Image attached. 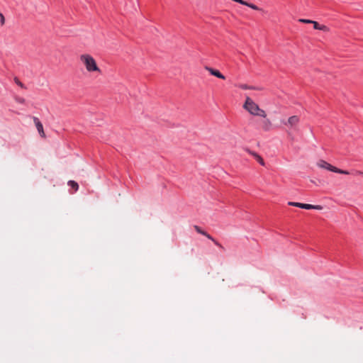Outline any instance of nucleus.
<instances>
[{
	"label": "nucleus",
	"mask_w": 363,
	"mask_h": 363,
	"mask_svg": "<svg viewBox=\"0 0 363 363\" xmlns=\"http://www.w3.org/2000/svg\"><path fill=\"white\" fill-rule=\"evenodd\" d=\"M80 62L82 64L87 72L91 74H101V69L97 65L96 60L90 54H82L79 56Z\"/></svg>",
	"instance_id": "f257e3e1"
},
{
	"label": "nucleus",
	"mask_w": 363,
	"mask_h": 363,
	"mask_svg": "<svg viewBox=\"0 0 363 363\" xmlns=\"http://www.w3.org/2000/svg\"><path fill=\"white\" fill-rule=\"evenodd\" d=\"M243 108L247 111L250 114L257 116L266 118V112L261 109L259 106L249 96L246 97L245 102Z\"/></svg>",
	"instance_id": "f03ea898"
},
{
	"label": "nucleus",
	"mask_w": 363,
	"mask_h": 363,
	"mask_svg": "<svg viewBox=\"0 0 363 363\" xmlns=\"http://www.w3.org/2000/svg\"><path fill=\"white\" fill-rule=\"evenodd\" d=\"M317 166L320 168L325 169L329 171H331V172H333L335 173H338V174H350L349 172H347L346 170H342V169H338L336 167L331 165L330 164H329L328 162H327L326 161L323 160H320L317 162Z\"/></svg>",
	"instance_id": "7ed1b4c3"
},
{
	"label": "nucleus",
	"mask_w": 363,
	"mask_h": 363,
	"mask_svg": "<svg viewBox=\"0 0 363 363\" xmlns=\"http://www.w3.org/2000/svg\"><path fill=\"white\" fill-rule=\"evenodd\" d=\"M194 228L195 229V230L199 233V234H201L204 236H206L208 239L212 240L214 244L218 246L219 248L223 250L224 247H223V245L219 243L218 241H216L211 235H209L208 233H206V231H204L203 230L201 229V227L198 226V225H194Z\"/></svg>",
	"instance_id": "20e7f679"
},
{
	"label": "nucleus",
	"mask_w": 363,
	"mask_h": 363,
	"mask_svg": "<svg viewBox=\"0 0 363 363\" xmlns=\"http://www.w3.org/2000/svg\"><path fill=\"white\" fill-rule=\"evenodd\" d=\"M33 121L35 123V125L36 126V128L38 131V133L42 138H45V134L43 130V126L42 123L39 121V119L36 117H33Z\"/></svg>",
	"instance_id": "39448f33"
},
{
	"label": "nucleus",
	"mask_w": 363,
	"mask_h": 363,
	"mask_svg": "<svg viewBox=\"0 0 363 363\" xmlns=\"http://www.w3.org/2000/svg\"><path fill=\"white\" fill-rule=\"evenodd\" d=\"M299 123V118L297 116H293L289 118L288 121L284 123L286 125L294 128Z\"/></svg>",
	"instance_id": "423d86ee"
},
{
	"label": "nucleus",
	"mask_w": 363,
	"mask_h": 363,
	"mask_svg": "<svg viewBox=\"0 0 363 363\" xmlns=\"http://www.w3.org/2000/svg\"><path fill=\"white\" fill-rule=\"evenodd\" d=\"M205 69L208 71L210 72L211 74H212L213 76H215L219 79H225V76L221 74L218 69H215L212 67H206Z\"/></svg>",
	"instance_id": "0eeeda50"
},
{
	"label": "nucleus",
	"mask_w": 363,
	"mask_h": 363,
	"mask_svg": "<svg viewBox=\"0 0 363 363\" xmlns=\"http://www.w3.org/2000/svg\"><path fill=\"white\" fill-rule=\"evenodd\" d=\"M264 119L261 122V128L264 131L271 130L272 124L269 119L264 118Z\"/></svg>",
	"instance_id": "6e6552de"
},
{
	"label": "nucleus",
	"mask_w": 363,
	"mask_h": 363,
	"mask_svg": "<svg viewBox=\"0 0 363 363\" xmlns=\"http://www.w3.org/2000/svg\"><path fill=\"white\" fill-rule=\"evenodd\" d=\"M311 24L313 25V28L316 30H320L325 32H328L330 29L324 25H320L317 21H313V23Z\"/></svg>",
	"instance_id": "1a4fd4ad"
},
{
	"label": "nucleus",
	"mask_w": 363,
	"mask_h": 363,
	"mask_svg": "<svg viewBox=\"0 0 363 363\" xmlns=\"http://www.w3.org/2000/svg\"><path fill=\"white\" fill-rule=\"evenodd\" d=\"M250 153L256 159V160L262 165V166H264L265 165V162L264 161V160L262 159V157L259 155L257 153L255 152H251L250 151Z\"/></svg>",
	"instance_id": "9d476101"
},
{
	"label": "nucleus",
	"mask_w": 363,
	"mask_h": 363,
	"mask_svg": "<svg viewBox=\"0 0 363 363\" xmlns=\"http://www.w3.org/2000/svg\"><path fill=\"white\" fill-rule=\"evenodd\" d=\"M303 208L307 209V210H309V209L322 210L323 206L320 205H311V204L305 203Z\"/></svg>",
	"instance_id": "9b49d317"
},
{
	"label": "nucleus",
	"mask_w": 363,
	"mask_h": 363,
	"mask_svg": "<svg viewBox=\"0 0 363 363\" xmlns=\"http://www.w3.org/2000/svg\"><path fill=\"white\" fill-rule=\"evenodd\" d=\"M288 205L291 206H296V207L303 208V206H305V203H298V202L289 201L288 203Z\"/></svg>",
	"instance_id": "f8f14e48"
},
{
	"label": "nucleus",
	"mask_w": 363,
	"mask_h": 363,
	"mask_svg": "<svg viewBox=\"0 0 363 363\" xmlns=\"http://www.w3.org/2000/svg\"><path fill=\"white\" fill-rule=\"evenodd\" d=\"M68 184L69 186H70L71 187H72L73 189H74L75 191H77L78 190V188H79V185L77 182H75L74 181H69L68 182Z\"/></svg>",
	"instance_id": "ddd939ff"
},
{
	"label": "nucleus",
	"mask_w": 363,
	"mask_h": 363,
	"mask_svg": "<svg viewBox=\"0 0 363 363\" xmlns=\"http://www.w3.org/2000/svg\"><path fill=\"white\" fill-rule=\"evenodd\" d=\"M238 86L242 89H255V87L250 86L247 84H240Z\"/></svg>",
	"instance_id": "4468645a"
},
{
	"label": "nucleus",
	"mask_w": 363,
	"mask_h": 363,
	"mask_svg": "<svg viewBox=\"0 0 363 363\" xmlns=\"http://www.w3.org/2000/svg\"><path fill=\"white\" fill-rule=\"evenodd\" d=\"M15 101H16L17 103H18V104H25V102H26V100H25L23 98L20 97V96H16V97L15 98Z\"/></svg>",
	"instance_id": "2eb2a0df"
},
{
	"label": "nucleus",
	"mask_w": 363,
	"mask_h": 363,
	"mask_svg": "<svg viewBox=\"0 0 363 363\" xmlns=\"http://www.w3.org/2000/svg\"><path fill=\"white\" fill-rule=\"evenodd\" d=\"M14 81L16 83V84H18L20 87H21L23 89L26 88L24 84L22 82H21L20 80L18 78H15Z\"/></svg>",
	"instance_id": "dca6fc26"
},
{
	"label": "nucleus",
	"mask_w": 363,
	"mask_h": 363,
	"mask_svg": "<svg viewBox=\"0 0 363 363\" xmlns=\"http://www.w3.org/2000/svg\"><path fill=\"white\" fill-rule=\"evenodd\" d=\"M298 21L301 22V23H313L312 20L304 19V18H300V19H298Z\"/></svg>",
	"instance_id": "f3484780"
},
{
	"label": "nucleus",
	"mask_w": 363,
	"mask_h": 363,
	"mask_svg": "<svg viewBox=\"0 0 363 363\" xmlns=\"http://www.w3.org/2000/svg\"><path fill=\"white\" fill-rule=\"evenodd\" d=\"M0 23L1 26H4L5 23V18L1 13H0Z\"/></svg>",
	"instance_id": "a211bd4d"
},
{
	"label": "nucleus",
	"mask_w": 363,
	"mask_h": 363,
	"mask_svg": "<svg viewBox=\"0 0 363 363\" xmlns=\"http://www.w3.org/2000/svg\"><path fill=\"white\" fill-rule=\"evenodd\" d=\"M355 174H357V175H362L363 176V172L357 170V171H355Z\"/></svg>",
	"instance_id": "6ab92c4d"
}]
</instances>
